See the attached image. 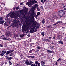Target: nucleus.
I'll use <instances>...</instances> for the list:
<instances>
[{
	"label": "nucleus",
	"mask_w": 66,
	"mask_h": 66,
	"mask_svg": "<svg viewBox=\"0 0 66 66\" xmlns=\"http://www.w3.org/2000/svg\"><path fill=\"white\" fill-rule=\"evenodd\" d=\"M53 18L55 19H56V18H57V17H56V16L54 15L53 16Z\"/></svg>",
	"instance_id": "obj_24"
},
{
	"label": "nucleus",
	"mask_w": 66,
	"mask_h": 66,
	"mask_svg": "<svg viewBox=\"0 0 66 66\" xmlns=\"http://www.w3.org/2000/svg\"><path fill=\"white\" fill-rule=\"evenodd\" d=\"M41 35H43V36H44L45 35V34L44 32H42L41 33Z\"/></svg>",
	"instance_id": "obj_26"
},
{
	"label": "nucleus",
	"mask_w": 66,
	"mask_h": 66,
	"mask_svg": "<svg viewBox=\"0 0 66 66\" xmlns=\"http://www.w3.org/2000/svg\"><path fill=\"white\" fill-rule=\"evenodd\" d=\"M13 59V58L12 57H9V60H12Z\"/></svg>",
	"instance_id": "obj_41"
},
{
	"label": "nucleus",
	"mask_w": 66,
	"mask_h": 66,
	"mask_svg": "<svg viewBox=\"0 0 66 66\" xmlns=\"http://www.w3.org/2000/svg\"><path fill=\"white\" fill-rule=\"evenodd\" d=\"M41 7H42V6H41Z\"/></svg>",
	"instance_id": "obj_59"
},
{
	"label": "nucleus",
	"mask_w": 66,
	"mask_h": 66,
	"mask_svg": "<svg viewBox=\"0 0 66 66\" xmlns=\"http://www.w3.org/2000/svg\"><path fill=\"white\" fill-rule=\"evenodd\" d=\"M4 26H5L6 27L7 26L9 25V23H7V22H5V23L4 24Z\"/></svg>",
	"instance_id": "obj_15"
},
{
	"label": "nucleus",
	"mask_w": 66,
	"mask_h": 66,
	"mask_svg": "<svg viewBox=\"0 0 66 66\" xmlns=\"http://www.w3.org/2000/svg\"><path fill=\"white\" fill-rule=\"evenodd\" d=\"M41 2H43V0H41Z\"/></svg>",
	"instance_id": "obj_54"
},
{
	"label": "nucleus",
	"mask_w": 66,
	"mask_h": 66,
	"mask_svg": "<svg viewBox=\"0 0 66 66\" xmlns=\"http://www.w3.org/2000/svg\"><path fill=\"white\" fill-rule=\"evenodd\" d=\"M34 57V56H31V58H33Z\"/></svg>",
	"instance_id": "obj_52"
},
{
	"label": "nucleus",
	"mask_w": 66,
	"mask_h": 66,
	"mask_svg": "<svg viewBox=\"0 0 66 66\" xmlns=\"http://www.w3.org/2000/svg\"><path fill=\"white\" fill-rule=\"evenodd\" d=\"M58 44L59 45H61V44H63L64 43V42L63 41L60 40L58 42Z\"/></svg>",
	"instance_id": "obj_9"
},
{
	"label": "nucleus",
	"mask_w": 66,
	"mask_h": 66,
	"mask_svg": "<svg viewBox=\"0 0 66 66\" xmlns=\"http://www.w3.org/2000/svg\"><path fill=\"white\" fill-rule=\"evenodd\" d=\"M40 12H37V15H40Z\"/></svg>",
	"instance_id": "obj_28"
},
{
	"label": "nucleus",
	"mask_w": 66,
	"mask_h": 66,
	"mask_svg": "<svg viewBox=\"0 0 66 66\" xmlns=\"http://www.w3.org/2000/svg\"><path fill=\"white\" fill-rule=\"evenodd\" d=\"M4 23V21L2 20L0 21V24H3Z\"/></svg>",
	"instance_id": "obj_16"
},
{
	"label": "nucleus",
	"mask_w": 66,
	"mask_h": 66,
	"mask_svg": "<svg viewBox=\"0 0 66 66\" xmlns=\"http://www.w3.org/2000/svg\"><path fill=\"white\" fill-rule=\"evenodd\" d=\"M64 13H61V14H59V16H60V17H63L64 16Z\"/></svg>",
	"instance_id": "obj_13"
},
{
	"label": "nucleus",
	"mask_w": 66,
	"mask_h": 66,
	"mask_svg": "<svg viewBox=\"0 0 66 66\" xmlns=\"http://www.w3.org/2000/svg\"><path fill=\"white\" fill-rule=\"evenodd\" d=\"M1 53V52H0V53Z\"/></svg>",
	"instance_id": "obj_61"
},
{
	"label": "nucleus",
	"mask_w": 66,
	"mask_h": 66,
	"mask_svg": "<svg viewBox=\"0 0 66 66\" xmlns=\"http://www.w3.org/2000/svg\"><path fill=\"white\" fill-rule=\"evenodd\" d=\"M37 48L38 49H40V47L38 46L37 47Z\"/></svg>",
	"instance_id": "obj_36"
},
{
	"label": "nucleus",
	"mask_w": 66,
	"mask_h": 66,
	"mask_svg": "<svg viewBox=\"0 0 66 66\" xmlns=\"http://www.w3.org/2000/svg\"><path fill=\"white\" fill-rule=\"evenodd\" d=\"M44 2H45V1H46V0H44Z\"/></svg>",
	"instance_id": "obj_56"
},
{
	"label": "nucleus",
	"mask_w": 66,
	"mask_h": 66,
	"mask_svg": "<svg viewBox=\"0 0 66 66\" xmlns=\"http://www.w3.org/2000/svg\"><path fill=\"white\" fill-rule=\"evenodd\" d=\"M14 36L16 38V37H18L19 36L17 34H15L14 35Z\"/></svg>",
	"instance_id": "obj_18"
},
{
	"label": "nucleus",
	"mask_w": 66,
	"mask_h": 66,
	"mask_svg": "<svg viewBox=\"0 0 66 66\" xmlns=\"http://www.w3.org/2000/svg\"><path fill=\"white\" fill-rule=\"evenodd\" d=\"M6 59H7V60H10V57H7L6 58Z\"/></svg>",
	"instance_id": "obj_35"
},
{
	"label": "nucleus",
	"mask_w": 66,
	"mask_h": 66,
	"mask_svg": "<svg viewBox=\"0 0 66 66\" xmlns=\"http://www.w3.org/2000/svg\"><path fill=\"white\" fill-rule=\"evenodd\" d=\"M51 38H52L51 37H50L49 38V39L50 40H51Z\"/></svg>",
	"instance_id": "obj_39"
},
{
	"label": "nucleus",
	"mask_w": 66,
	"mask_h": 66,
	"mask_svg": "<svg viewBox=\"0 0 66 66\" xmlns=\"http://www.w3.org/2000/svg\"><path fill=\"white\" fill-rule=\"evenodd\" d=\"M19 65V64H18L16 65V66H19V65Z\"/></svg>",
	"instance_id": "obj_53"
},
{
	"label": "nucleus",
	"mask_w": 66,
	"mask_h": 66,
	"mask_svg": "<svg viewBox=\"0 0 66 66\" xmlns=\"http://www.w3.org/2000/svg\"><path fill=\"white\" fill-rule=\"evenodd\" d=\"M47 42H50V40H48V39H47Z\"/></svg>",
	"instance_id": "obj_47"
},
{
	"label": "nucleus",
	"mask_w": 66,
	"mask_h": 66,
	"mask_svg": "<svg viewBox=\"0 0 66 66\" xmlns=\"http://www.w3.org/2000/svg\"><path fill=\"white\" fill-rule=\"evenodd\" d=\"M38 6L37 4H36L34 5L32 8V11H34L35 10V9H36V8H37V7Z\"/></svg>",
	"instance_id": "obj_6"
},
{
	"label": "nucleus",
	"mask_w": 66,
	"mask_h": 66,
	"mask_svg": "<svg viewBox=\"0 0 66 66\" xmlns=\"http://www.w3.org/2000/svg\"><path fill=\"white\" fill-rule=\"evenodd\" d=\"M35 65L34 64H33L31 65V66H35Z\"/></svg>",
	"instance_id": "obj_37"
},
{
	"label": "nucleus",
	"mask_w": 66,
	"mask_h": 66,
	"mask_svg": "<svg viewBox=\"0 0 66 66\" xmlns=\"http://www.w3.org/2000/svg\"><path fill=\"white\" fill-rule=\"evenodd\" d=\"M29 2L26 3V5H32L34 3H36L37 2V1L35 0H29Z\"/></svg>",
	"instance_id": "obj_2"
},
{
	"label": "nucleus",
	"mask_w": 66,
	"mask_h": 66,
	"mask_svg": "<svg viewBox=\"0 0 66 66\" xmlns=\"http://www.w3.org/2000/svg\"><path fill=\"white\" fill-rule=\"evenodd\" d=\"M14 51V50L8 51H7V53L6 54V55H8V54H9L10 53H12V52H13Z\"/></svg>",
	"instance_id": "obj_8"
},
{
	"label": "nucleus",
	"mask_w": 66,
	"mask_h": 66,
	"mask_svg": "<svg viewBox=\"0 0 66 66\" xmlns=\"http://www.w3.org/2000/svg\"><path fill=\"white\" fill-rule=\"evenodd\" d=\"M0 38L1 39H2L3 40H8L9 41H10L11 40L10 38H7L4 36H2Z\"/></svg>",
	"instance_id": "obj_4"
},
{
	"label": "nucleus",
	"mask_w": 66,
	"mask_h": 66,
	"mask_svg": "<svg viewBox=\"0 0 66 66\" xmlns=\"http://www.w3.org/2000/svg\"><path fill=\"white\" fill-rule=\"evenodd\" d=\"M35 66H37V65H35Z\"/></svg>",
	"instance_id": "obj_58"
},
{
	"label": "nucleus",
	"mask_w": 66,
	"mask_h": 66,
	"mask_svg": "<svg viewBox=\"0 0 66 66\" xmlns=\"http://www.w3.org/2000/svg\"><path fill=\"white\" fill-rule=\"evenodd\" d=\"M57 64H58V63H57V62L56 63H55V65H57Z\"/></svg>",
	"instance_id": "obj_42"
},
{
	"label": "nucleus",
	"mask_w": 66,
	"mask_h": 66,
	"mask_svg": "<svg viewBox=\"0 0 66 66\" xmlns=\"http://www.w3.org/2000/svg\"><path fill=\"white\" fill-rule=\"evenodd\" d=\"M7 35H6L7 36Z\"/></svg>",
	"instance_id": "obj_60"
},
{
	"label": "nucleus",
	"mask_w": 66,
	"mask_h": 66,
	"mask_svg": "<svg viewBox=\"0 0 66 66\" xmlns=\"http://www.w3.org/2000/svg\"><path fill=\"white\" fill-rule=\"evenodd\" d=\"M8 63H9V64L10 65H12V63H11V62L10 61H9L8 62Z\"/></svg>",
	"instance_id": "obj_23"
},
{
	"label": "nucleus",
	"mask_w": 66,
	"mask_h": 66,
	"mask_svg": "<svg viewBox=\"0 0 66 66\" xmlns=\"http://www.w3.org/2000/svg\"><path fill=\"white\" fill-rule=\"evenodd\" d=\"M7 52V51H2L0 54V56H3V55H4Z\"/></svg>",
	"instance_id": "obj_7"
},
{
	"label": "nucleus",
	"mask_w": 66,
	"mask_h": 66,
	"mask_svg": "<svg viewBox=\"0 0 66 66\" xmlns=\"http://www.w3.org/2000/svg\"><path fill=\"white\" fill-rule=\"evenodd\" d=\"M25 24L26 25L23 26V28L22 29V32H23L24 31H26L28 29L30 28L31 32V33H33L34 30H35V27L36 24L34 23V22L31 21L30 23L31 24H29L28 22L25 21Z\"/></svg>",
	"instance_id": "obj_1"
},
{
	"label": "nucleus",
	"mask_w": 66,
	"mask_h": 66,
	"mask_svg": "<svg viewBox=\"0 0 66 66\" xmlns=\"http://www.w3.org/2000/svg\"><path fill=\"white\" fill-rule=\"evenodd\" d=\"M19 7H16V10H18L19 9Z\"/></svg>",
	"instance_id": "obj_32"
},
{
	"label": "nucleus",
	"mask_w": 66,
	"mask_h": 66,
	"mask_svg": "<svg viewBox=\"0 0 66 66\" xmlns=\"http://www.w3.org/2000/svg\"><path fill=\"white\" fill-rule=\"evenodd\" d=\"M35 63L36 65H37V64L38 63V61H36L35 62Z\"/></svg>",
	"instance_id": "obj_21"
},
{
	"label": "nucleus",
	"mask_w": 66,
	"mask_h": 66,
	"mask_svg": "<svg viewBox=\"0 0 66 66\" xmlns=\"http://www.w3.org/2000/svg\"><path fill=\"white\" fill-rule=\"evenodd\" d=\"M3 46L1 44H0V47H2Z\"/></svg>",
	"instance_id": "obj_45"
},
{
	"label": "nucleus",
	"mask_w": 66,
	"mask_h": 66,
	"mask_svg": "<svg viewBox=\"0 0 66 66\" xmlns=\"http://www.w3.org/2000/svg\"><path fill=\"white\" fill-rule=\"evenodd\" d=\"M13 53H11L9 54L10 56H13Z\"/></svg>",
	"instance_id": "obj_27"
},
{
	"label": "nucleus",
	"mask_w": 66,
	"mask_h": 66,
	"mask_svg": "<svg viewBox=\"0 0 66 66\" xmlns=\"http://www.w3.org/2000/svg\"><path fill=\"white\" fill-rule=\"evenodd\" d=\"M0 38L1 39H2L3 40H8L9 41H10L11 40L10 38H7L4 36H2Z\"/></svg>",
	"instance_id": "obj_5"
},
{
	"label": "nucleus",
	"mask_w": 66,
	"mask_h": 66,
	"mask_svg": "<svg viewBox=\"0 0 66 66\" xmlns=\"http://www.w3.org/2000/svg\"><path fill=\"white\" fill-rule=\"evenodd\" d=\"M32 51H33L34 52L35 51V50H34V49H32Z\"/></svg>",
	"instance_id": "obj_44"
},
{
	"label": "nucleus",
	"mask_w": 66,
	"mask_h": 66,
	"mask_svg": "<svg viewBox=\"0 0 66 66\" xmlns=\"http://www.w3.org/2000/svg\"><path fill=\"white\" fill-rule=\"evenodd\" d=\"M29 53H31L32 52V50H31L30 51H29Z\"/></svg>",
	"instance_id": "obj_33"
},
{
	"label": "nucleus",
	"mask_w": 66,
	"mask_h": 66,
	"mask_svg": "<svg viewBox=\"0 0 66 66\" xmlns=\"http://www.w3.org/2000/svg\"><path fill=\"white\" fill-rule=\"evenodd\" d=\"M62 22V21H59L57 22L56 23H55L54 24V25H56V24H58V23H61Z\"/></svg>",
	"instance_id": "obj_14"
},
{
	"label": "nucleus",
	"mask_w": 66,
	"mask_h": 66,
	"mask_svg": "<svg viewBox=\"0 0 66 66\" xmlns=\"http://www.w3.org/2000/svg\"><path fill=\"white\" fill-rule=\"evenodd\" d=\"M63 60V59H62V58H59L58 60H57V61H62Z\"/></svg>",
	"instance_id": "obj_22"
},
{
	"label": "nucleus",
	"mask_w": 66,
	"mask_h": 66,
	"mask_svg": "<svg viewBox=\"0 0 66 66\" xmlns=\"http://www.w3.org/2000/svg\"><path fill=\"white\" fill-rule=\"evenodd\" d=\"M23 4V3H21L20 4V5H22Z\"/></svg>",
	"instance_id": "obj_46"
},
{
	"label": "nucleus",
	"mask_w": 66,
	"mask_h": 66,
	"mask_svg": "<svg viewBox=\"0 0 66 66\" xmlns=\"http://www.w3.org/2000/svg\"><path fill=\"white\" fill-rule=\"evenodd\" d=\"M10 35H11V34L10 33H8V34H7V35H8V36H10Z\"/></svg>",
	"instance_id": "obj_40"
},
{
	"label": "nucleus",
	"mask_w": 66,
	"mask_h": 66,
	"mask_svg": "<svg viewBox=\"0 0 66 66\" xmlns=\"http://www.w3.org/2000/svg\"><path fill=\"white\" fill-rule=\"evenodd\" d=\"M38 66H40V63L39 62H38Z\"/></svg>",
	"instance_id": "obj_30"
},
{
	"label": "nucleus",
	"mask_w": 66,
	"mask_h": 66,
	"mask_svg": "<svg viewBox=\"0 0 66 66\" xmlns=\"http://www.w3.org/2000/svg\"><path fill=\"white\" fill-rule=\"evenodd\" d=\"M47 39H45L43 41L45 42L46 41H47Z\"/></svg>",
	"instance_id": "obj_34"
},
{
	"label": "nucleus",
	"mask_w": 66,
	"mask_h": 66,
	"mask_svg": "<svg viewBox=\"0 0 66 66\" xmlns=\"http://www.w3.org/2000/svg\"><path fill=\"white\" fill-rule=\"evenodd\" d=\"M45 63V61H42L41 62V65H44Z\"/></svg>",
	"instance_id": "obj_11"
},
{
	"label": "nucleus",
	"mask_w": 66,
	"mask_h": 66,
	"mask_svg": "<svg viewBox=\"0 0 66 66\" xmlns=\"http://www.w3.org/2000/svg\"><path fill=\"white\" fill-rule=\"evenodd\" d=\"M24 33H26V32H24L23 34H22V35H20V37H23L24 36V35H26V34H25Z\"/></svg>",
	"instance_id": "obj_12"
},
{
	"label": "nucleus",
	"mask_w": 66,
	"mask_h": 66,
	"mask_svg": "<svg viewBox=\"0 0 66 66\" xmlns=\"http://www.w3.org/2000/svg\"><path fill=\"white\" fill-rule=\"evenodd\" d=\"M58 37H60V36H59Z\"/></svg>",
	"instance_id": "obj_57"
},
{
	"label": "nucleus",
	"mask_w": 66,
	"mask_h": 66,
	"mask_svg": "<svg viewBox=\"0 0 66 66\" xmlns=\"http://www.w3.org/2000/svg\"><path fill=\"white\" fill-rule=\"evenodd\" d=\"M33 63V62L31 61L29 63V65H30L31 64H32Z\"/></svg>",
	"instance_id": "obj_20"
},
{
	"label": "nucleus",
	"mask_w": 66,
	"mask_h": 66,
	"mask_svg": "<svg viewBox=\"0 0 66 66\" xmlns=\"http://www.w3.org/2000/svg\"><path fill=\"white\" fill-rule=\"evenodd\" d=\"M55 37H53V39H55Z\"/></svg>",
	"instance_id": "obj_50"
},
{
	"label": "nucleus",
	"mask_w": 66,
	"mask_h": 66,
	"mask_svg": "<svg viewBox=\"0 0 66 66\" xmlns=\"http://www.w3.org/2000/svg\"><path fill=\"white\" fill-rule=\"evenodd\" d=\"M3 18L1 17L0 18V21H3Z\"/></svg>",
	"instance_id": "obj_25"
},
{
	"label": "nucleus",
	"mask_w": 66,
	"mask_h": 66,
	"mask_svg": "<svg viewBox=\"0 0 66 66\" xmlns=\"http://www.w3.org/2000/svg\"><path fill=\"white\" fill-rule=\"evenodd\" d=\"M45 19H44L42 21V23H43L44 24L45 23Z\"/></svg>",
	"instance_id": "obj_19"
},
{
	"label": "nucleus",
	"mask_w": 66,
	"mask_h": 66,
	"mask_svg": "<svg viewBox=\"0 0 66 66\" xmlns=\"http://www.w3.org/2000/svg\"><path fill=\"white\" fill-rule=\"evenodd\" d=\"M51 26H49V28H51Z\"/></svg>",
	"instance_id": "obj_49"
},
{
	"label": "nucleus",
	"mask_w": 66,
	"mask_h": 66,
	"mask_svg": "<svg viewBox=\"0 0 66 66\" xmlns=\"http://www.w3.org/2000/svg\"><path fill=\"white\" fill-rule=\"evenodd\" d=\"M44 2H42V4H44Z\"/></svg>",
	"instance_id": "obj_55"
},
{
	"label": "nucleus",
	"mask_w": 66,
	"mask_h": 66,
	"mask_svg": "<svg viewBox=\"0 0 66 66\" xmlns=\"http://www.w3.org/2000/svg\"><path fill=\"white\" fill-rule=\"evenodd\" d=\"M31 57V56H28V58H30V57Z\"/></svg>",
	"instance_id": "obj_38"
},
{
	"label": "nucleus",
	"mask_w": 66,
	"mask_h": 66,
	"mask_svg": "<svg viewBox=\"0 0 66 66\" xmlns=\"http://www.w3.org/2000/svg\"><path fill=\"white\" fill-rule=\"evenodd\" d=\"M17 16V13H16L15 12H13V13L12 12H10V17L11 18H16Z\"/></svg>",
	"instance_id": "obj_3"
},
{
	"label": "nucleus",
	"mask_w": 66,
	"mask_h": 66,
	"mask_svg": "<svg viewBox=\"0 0 66 66\" xmlns=\"http://www.w3.org/2000/svg\"><path fill=\"white\" fill-rule=\"evenodd\" d=\"M37 11H40V9L39 8L37 7Z\"/></svg>",
	"instance_id": "obj_31"
},
{
	"label": "nucleus",
	"mask_w": 66,
	"mask_h": 66,
	"mask_svg": "<svg viewBox=\"0 0 66 66\" xmlns=\"http://www.w3.org/2000/svg\"><path fill=\"white\" fill-rule=\"evenodd\" d=\"M47 52H48L49 53H52L53 52L52 51L49 50H47Z\"/></svg>",
	"instance_id": "obj_17"
},
{
	"label": "nucleus",
	"mask_w": 66,
	"mask_h": 66,
	"mask_svg": "<svg viewBox=\"0 0 66 66\" xmlns=\"http://www.w3.org/2000/svg\"><path fill=\"white\" fill-rule=\"evenodd\" d=\"M36 51H39V50H36Z\"/></svg>",
	"instance_id": "obj_51"
},
{
	"label": "nucleus",
	"mask_w": 66,
	"mask_h": 66,
	"mask_svg": "<svg viewBox=\"0 0 66 66\" xmlns=\"http://www.w3.org/2000/svg\"><path fill=\"white\" fill-rule=\"evenodd\" d=\"M9 16H10V14H9L6 16V18H8V17H9Z\"/></svg>",
	"instance_id": "obj_29"
},
{
	"label": "nucleus",
	"mask_w": 66,
	"mask_h": 66,
	"mask_svg": "<svg viewBox=\"0 0 66 66\" xmlns=\"http://www.w3.org/2000/svg\"><path fill=\"white\" fill-rule=\"evenodd\" d=\"M27 36H28V37H30V35L29 34H28L27 35Z\"/></svg>",
	"instance_id": "obj_48"
},
{
	"label": "nucleus",
	"mask_w": 66,
	"mask_h": 66,
	"mask_svg": "<svg viewBox=\"0 0 66 66\" xmlns=\"http://www.w3.org/2000/svg\"><path fill=\"white\" fill-rule=\"evenodd\" d=\"M2 6H4V4H2Z\"/></svg>",
	"instance_id": "obj_43"
},
{
	"label": "nucleus",
	"mask_w": 66,
	"mask_h": 66,
	"mask_svg": "<svg viewBox=\"0 0 66 66\" xmlns=\"http://www.w3.org/2000/svg\"><path fill=\"white\" fill-rule=\"evenodd\" d=\"M25 64L27 65H29V62H28V60H26Z\"/></svg>",
	"instance_id": "obj_10"
}]
</instances>
